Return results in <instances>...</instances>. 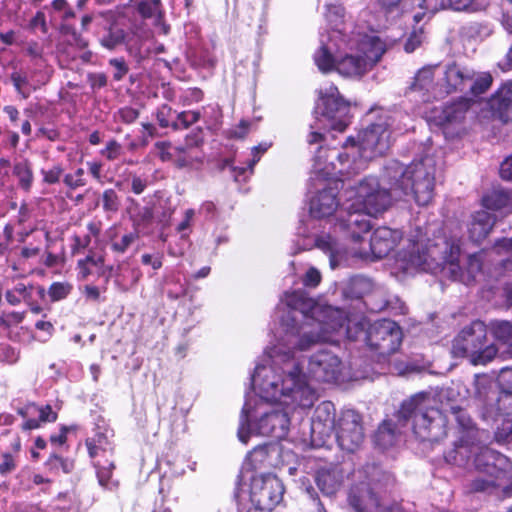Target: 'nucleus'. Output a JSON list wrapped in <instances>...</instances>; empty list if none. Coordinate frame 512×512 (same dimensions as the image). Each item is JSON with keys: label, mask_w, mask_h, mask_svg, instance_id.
<instances>
[{"label": "nucleus", "mask_w": 512, "mask_h": 512, "mask_svg": "<svg viewBox=\"0 0 512 512\" xmlns=\"http://www.w3.org/2000/svg\"><path fill=\"white\" fill-rule=\"evenodd\" d=\"M279 323L276 343L265 351L266 363L258 364L251 376L260 400L246 397L238 428V438L244 444L251 434L285 438L290 414L307 412L318 399L296 352L310 349L313 343L327 338L326 334L314 332L309 325L293 330Z\"/></svg>", "instance_id": "1"}, {"label": "nucleus", "mask_w": 512, "mask_h": 512, "mask_svg": "<svg viewBox=\"0 0 512 512\" xmlns=\"http://www.w3.org/2000/svg\"><path fill=\"white\" fill-rule=\"evenodd\" d=\"M461 246L462 239L457 233H447L436 225L416 227L410 234L407 248L398 253L397 262L407 273H441L465 285L512 271V238L496 241L490 251L469 254L464 265L459 261Z\"/></svg>", "instance_id": "2"}, {"label": "nucleus", "mask_w": 512, "mask_h": 512, "mask_svg": "<svg viewBox=\"0 0 512 512\" xmlns=\"http://www.w3.org/2000/svg\"><path fill=\"white\" fill-rule=\"evenodd\" d=\"M276 316L282 325L293 330L309 325L314 332L326 334L327 338L320 339L311 347L321 342L334 343L336 335L345 334L349 339L357 340L362 334L367 345L385 357L396 352L402 341L400 327L387 319L375 322L367 331L360 327L353 334L349 325L345 327L347 316L342 309L317 303L303 290L286 292L276 308Z\"/></svg>", "instance_id": "3"}, {"label": "nucleus", "mask_w": 512, "mask_h": 512, "mask_svg": "<svg viewBox=\"0 0 512 512\" xmlns=\"http://www.w3.org/2000/svg\"><path fill=\"white\" fill-rule=\"evenodd\" d=\"M345 201L339 210L332 233H322L315 238V246L329 256L331 269L342 266L348 258L349 251L342 243L351 238L354 242L361 240L363 233L371 228L369 216L383 212L390 205L394 193L380 184L378 179L369 176L355 186L344 189Z\"/></svg>", "instance_id": "4"}, {"label": "nucleus", "mask_w": 512, "mask_h": 512, "mask_svg": "<svg viewBox=\"0 0 512 512\" xmlns=\"http://www.w3.org/2000/svg\"><path fill=\"white\" fill-rule=\"evenodd\" d=\"M402 34L385 36L362 34L359 31L335 29L320 39L313 59L322 73L336 71L343 77L359 79L368 73Z\"/></svg>", "instance_id": "5"}, {"label": "nucleus", "mask_w": 512, "mask_h": 512, "mask_svg": "<svg viewBox=\"0 0 512 512\" xmlns=\"http://www.w3.org/2000/svg\"><path fill=\"white\" fill-rule=\"evenodd\" d=\"M392 123L391 115L382 111L376 121L359 132L356 140L348 138L341 152L329 150L326 157L336 158V162L332 161L329 165L322 166L318 161L315 165L316 173L324 176H352L364 170L368 161L385 154L390 148L394 133Z\"/></svg>", "instance_id": "6"}, {"label": "nucleus", "mask_w": 512, "mask_h": 512, "mask_svg": "<svg viewBox=\"0 0 512 512\" xmlns=\"http://www.w3.org/2000/svg\"><path fill=\"white\" fill-rule=\"evenodd\" d=\"M434 399L419 393L402 403L394 419L384 420L374 436L382 449L393 446L412 420L415 435L421 441L438 442L447 434V418L434 407Z\"/></svg>", "instance_id": "7"}, {"label": "nucleus", "mask_w": 512, "mask_h": 512, "mask_svg": "<svg viewBox=\"0 0 512 512\" xmlns=\"http://www.w3.org/2000/svg\"><path fill=\"white\" fill-rule=\"evenodd\" d=\"M436 161L432 156L414 160L405 168L396 160L385 167V178L395 199L413 196L420 206L428 205L434 196Z\"/></svg>", "instance_id": "8"}, {"label": "nucleus", "mask_w": 512, "mask_h": 512, "mask_svg": "<svg viewBox=\"0 0 512 512\" xmlns=\"http://www.w3.org/2000/svg\"><path fill=\"white\" fill-rule=\"evenodd\" d=\"M474 397L478 402L482 418L487 422H496L502 418L503 428L495 432L498 440H505L512 433V391L498 390L491 376L476 374L474 377Z\"/></svg>", "instance_id": "9"}, {"label": "nucleus", "mask_w": 512, "mask_h": 512, "mask_svg": "<svg viewBox=\"0 0 512 512\" xmlns=\"http://www.w3.org/2000/svg\"><path fill=\"white\" fill-rule=\"evenodd\" d=\"M320 101L315 108V120L310 125L311 131L307 138L310 145L323 140L322 130L343 132L350 123L349 104L334 84L320 90Z\"/></svg>", "instance_id": "10"}, {"label": "nucleus", "mask_w": 512, "mask_h": 512, "mask_svg": "<svg viewBox=\"0 0 512 512\" xmlns=\"http://www.w3.org/2000/svg\"><path fill=\"white\" fill-rule=\"evenodd\" d=\"M326 150L322 147L319 148L314 164L313 170L310 177L311 186L318 189L317 193L311 197L309 202L310 215L314 218H328L336 212L339 202L337 200L338 182H342V188L344 187L345 180L351 176H341L339 174H330L327 176L316 173L315 165L318 161L322 163V166H327L323 158H327Z\"/></svg>", "instance_id": "11"}, {"label": "nucleus", "mask_w": 512, "mask_h": 512, "mask_svg": "<svg viewBox=\"0 0 512 512\" xmlns=\"http://www.w3.org/2000/svg\"><path fill=\"white\" fill-rule=\"evenodd\" d=\"M487 343V326L475 320L465 326L455 337L452 353L455 357H468L473 365H486L498 353L494 344Z\"/></svg>", "instance_id": "12"}, {"label": "nucleus", "mask_w": 512, "mask_h": 512, "mask_svg": "<svg viewBox=\"0 0 512 512\" xmlns=\"http://www.w3.org/2000/svg\"><path fill=\"white\" fill-rule=\"evenodd\" d=\"M284 491V485L277 476L261 474L252 478L249 497L253 507L272 512L282 501Z\"/></svg>", "instance_id": "13"}, {"label": "nucleus", "mask_w": 512, "mask_h": 512, "mask_svg": "<svg viewBox=\"0 0 512 512\" xmlns=\"http://www.w3.org/2000/svg\"><path fill=\"white\" fill-rule=\"evenodd\" d=\"M334 431L339 446L348 452H354L364 440L361 416L354 410L342 412Z\"/></svg>", "instance_id": "14"}, {"label": "nucleus", "mask_w": 512, "mask_h": 512, "mask_svg": "<svg viewBox=\"0 0 512 512\" xmlns=\"http://www.w3.org/2000/svg\"><path fill=\"white\" fill-rule=\"evenodd\" d=\"M376 484L361 483L351 488L348 501L355 512H394L375 491Z\"/></svg>", "instance_id": "15"}, {"label": "nucleus", "mask_w": 512, "mask_h": 512, "mask_svg": "<svg viewBox=\"0 0 512 512\" xmlns=\"http://www.w3.org/2000/svg\"><path fill=\"white\" fill-rule=\"evenodd\" d=\"M340 372L341 360L329 350H319L308 359L307 374L316 381H336Z\"/></svg>", "instance_id": "16"}, {"label": "nucleus", "mask_w": 512, "mask_h": 512, "mask_svg": "<svg viewBox=\"0 0 512 512\" xmlns=\"http://www.w3.org/2000/svg\"><path fill=\"white\" fill-rule=\"evenodd\" d=\"M401 238V231L393 230L388 227H379L374 230L371 236L369 250L364 248L355 249L352 251V254L365 259L370 255L376 259H381L394 249Z\"/></svg>", "instance_id": "17"}, {"label": "nucleus", "mask_w": 512, "mask_h": 512, "mask_svg": "<svg viewBox=\"0 0 512 512\" xmlns=\"http://www.w3.org/2000/svg\"><path fill=\"white\" fill-rule=\"evenodd\" d=\"M472 103V99L461 97L457 101L445 105L434 116L436 124L441 126L445 133H449L450 129H456L455 134H460L462 129L457 127L465 120Z\"/></svg>", "instance_id": "18"}, {"label": "nucleus", "mask_w": 512, "mask_h": 512, "mask_svg": "<svg viewBox=\"0 0 512 512\" xmlns=\"http://www.w3.org/2000/svg\"><path fill=\"white\" fill-rule=\"evenodd\" d=\"M335 407L332 402L324 401L315 410L311 420V436L313 441L324 443L336 429Z\"/></svg>", "instance_id": "19"}, {"label": "nucleus", "mask_w": 512, "mask_h": 512, "mask_svg": "<svg viewBox=\"0 0 512 512\" xmlns=\"http://www.w3.org/2000/svg\"><path fill=\"white\" fill-rule=\"evenodd\" d=\"M439 70V65L425 66L417 72L414 78L410 89L413 92L420 93L424 102L442 97V86H438L434 82V76Z\"/></svg>", "instance_id": "20"}, {"label": "nucleus", "mask_w": 512, "mask_h": 512, "mask_svg": "<svg viewBox=\"0 0 512 512\" xmlns=\"http://www.w3.org/2000/svg\"><path fill=\"white\" fill-rule=\"evenodd\" d=\"M500 475H478L469 480L465 485L467 493H480L485 495H496L499 498H506L512 495V483L500 488Z\"/></svg>", "instance_id": "21"}, {"label": "nucleus", "mask_w": 512, "mask_h": 512, "mask_svg": "<svg viewBox=\"0 0 512 512\" xmlns=\"http://www.w3.org/2000/svg\"><path fill=\"white\" fill-rule=\"evenodd\" d=\"M112 437V430L98 426L93 436L86 439V447L93 461L97 459H112L114 453Z\"/></svg>", "instance_id": "22"}, {"label": "nucleus", "mask_w": 512, "mask_h": 512, "mask_svg": "<svg viewBox=\"0 0 512 512\" xmlns=\"http://www.w3.org/2000/svg\"><path fill=\"white\" fill-rule=\"evenodd\" d=\"M495 119L503 123L512 121V81L503 84L488 102Z\"/></svg>", "instance_id": "23"}, {"label": "nucleus", "mask_w": 512, "mask_h": 512, "mask_svg": "<svg viewBox=\"0 0 512 512\" xmlns=\"http://www.w3.org/2000/svg\"><path fill=\"white\" fill-rule=\"evenodd\" d=\"M443 74L442 95L468 89L469 83H472L471 77L474 76V71L457 64H451L446 67Z\"/></svg>", "instance_id": "24"}, {"label": "nucleus", "mask_w": 512, "mask_h": 512, "mask_svg": "<svg viewBox=\"0 0 512 512\" xmlns=\"http://www.w3.org/2000/svg\"><path fill=\"white\" fill-rule=\"evenodd\" d=\"M506 460L503 454L479 445L473 463L475 468L484 474L501 476Z\"/></svg>", "instance_id": "25"}, {"label": "nucleus", "mask_w": 512, "mask_h": 512, "mask_svg": "<svg viewBox=\"0 0 512 512\" xmlns=\"http://www.w3.org/2000/svg\"><path fill=\"white\" fill-rule=\"evenodd\" d=\"M496 222L493 214L486 210L474 212L467 225L469 240L480 245L491 233Z\"/></svg>", "instance_id": "26"}, {"label": "nucleus", "mask_w": 512, "mask_h": 512, "mask_svg": "<svg viewBox=\"0 0 512 512\" xmlns=\"http://www.w3.org/2000/svg\"><path fill=\"white\" fill-rule=\"evenodd\" d=\"M478 447L479 444L476 443V439H470L467 436L460 435L454 447L446 452L445 459L448 463L457 466H466L472 456L475 457Z\"/></svg>", "instance_id": "27"}, {"label": "nucleus", "mask_w": 512, "mask_h": 512, "mask_svg": "<svg viewBox=\"0 0 512 512\" xmlns=\"http://www.w3.org/2000/svg\"><path fill=\"white\" fill-rule=\"evenodd\" d=\"M46 290L40 285L25 284L23 282L17 283L12 289H9L5 293L6 301L12 305H19L21 302L26 304H32V300L35 296L40 299H44Z\"/></svg>", "instance_id": "28"}, {"label": "nucleus", "mask_w": 512, "mask_h": 512, "mask_svg": "<svg viewBox=\"0 0 512 512\" xmlns=\"http://www.w3.org/2000/svg\"><path fill=\"white\" fill-rule=\"evenodd\" d=\"M325 9V18L329 25L331 26V28L326 34L322 33L320 35V39L322 38V36H329L335 29L344 31V34H351V31H355L353 24L345 20V10L341 4H326Z\"/></svg>", "instance_id": "29"}, {"label": "nucleus", "mask_w": 512, "mask_h": 512, "mask_svg": "<svg viewBox=\"0 0 512 512\" xmlns=\"http://www.w3.org/2000/svg\"><path fill=\"white\" fill-rule=\"evenodd\" d=\"M482 205L487 210L498 211L501 214L512 212L510 194L503 189H493L482 197Z\"/></svg>", "instance_id": "30"}, {"label": "nucleus", "mask_w": 512, "mask_h": 512, "mask_svg": "<svg viewBox=\"0 0 512 512\" xmlns=\"http://www.w3.org/2000/svg\"><path fill=\"white\" fill-rule=\"evenodd\" d=\"M93 466L96 470L98 483L102 488L110 491L117 489L118 481L112 478L115 469L113 459H97L93 461Z\"/></svg>", "instance_id": "31"}, {"label": "nucleus", "mask_w": 512, "mask_h": 512, "mask_svg": "<svg viewBox=\"0 0 512 512\" xmlns=\"http://www.w3.org/2000/svg\"><path fill=\"white\" fill-rule=\"evenodd\" d=\"M316 484L325 495H333L339 489L341 479L335 471L321 469L316 474Z\"/></svg>", "instance_id": "32"}, {"label": "nucleus", "mask_w": 512, "mask_h": 512, "mask_svg": "<svg viewBox=\"0 0 512 512\" xmlns=\"http://www.w3.org/2000/svg\"><path fill=\"white\" fill-rule=\"evenodd\" d=\"M22 417L38 415L42 423H52L57 420V412L53 411L50 405L38 406L34 403L25 405L18 410Z\"/></svg>", "instance_id": "33"}, {"label": "nucleus", "mask_w": 512, "mask_h": 512, "mask_svg": "<svg viewBox=\"0 0 512 512\" xmlns=\"http://www.w3.org/2000/svg\"><path fill=\"white\" fill-rule=\"evenodd\" d=\"M373 288L372 281L364 276L352 277L344 289V294L350 298H362Z\"/></svg>", "instance_id": "34"}, {"label": "nucleus", "mask_w": 512, "mask_h": 512, "mask_svg": "<svg viewBox=\"0 0 512 512\" xmlns=\"http://www.w3.org/2000/svg\"><path fill=\"white\" fill-rule=\"evenodd\" d=\"M489 329L497 341L512 346V322L507 320H493L489 323Z\"/></svg>", "instance_id": "35"}, {"label": "nucleus", "mask_w": 512, "mask_h": 512, "mask_svg": "<svg viewBox=\"0 0 512 512\" xmlns=\"http://www.w3.org/2000/svg\"><path fill=\"white\" fill-rule=\"evenodd\" d=\"M451 413L455 416L459 427L462 429L461 435L467 436L470 439H477L478 431L474 427L470 416L458 406H451Z\"/></svg>", "instance_id": "36"}, {"label": "nucleus", "mask_w": 512, "mask_h": 512, "mask_svg": "<svg viewBox=\"0 0 512 512\" xmlns=\"http://www.w3.org/2000/svg\"><path fill=\"white\" fill-rule=\"evenodd\" d=\"M139 233L137 228L134 231L118 236L114 234L110 236L111 249L116 253H125L127 249L138 239Z\"/></svg>", "instance_id": "37"}, {"label": "nucleus", "mask_w": 512, "mask_h": 512, "mask_svg": "<svg viewBox=\"0 0 512 512\" xmlns=\"http://www.w3.org/2000/svg\"><path fill=\"white\" fill-rule=\"evenodd\" d=\"M125 40V32L123 29L118 28L116 26H111L106 34H104L101 39L100 43L103 47L113 50L118 45L122 44Z\"/></svg>", "instance_id": "38"}, {"label": "nucleus", "mask_w": 512, "mask_h": 512, "mask_svg": "<svg viewBox=\"0 0 512 512\" xmlns=\"http://www.w3.org/2000/svg\"><path fill=\"white\" fill-rule=\"evenodd\" d=\"M269 147L270 144L268 143H261L257 146H254L251 149L252 158L247 161L246 166L235 168V171L238 172L236 177L245 174L247 171L252 173L254 166L258 163L262 155L268 150Z\"/></svg>", "instance_id": "39"}, {"label": "nucleus", "mask_w": 512, "mask_h": 512, "mask_svg": "<svg viewBox=\"0 0 512 512\" xmlns=\"http://www.w3.org/2000/svg\"><path fill=\"white\" fill-rule=\"evenodd\" d=\"M471 82L469 83L468 90L475 96L480 95L486 92L492 84V77L489 73H480L476 75L474 72V76L471 77Z\"/></svg>", "instance_id": "40"}, {"label": "nucleus", "mask_w": 512, "mask_h": 512, "mask_svg": "<svg viewBox=\"0 0 512 512\" xmlns=\"http://www.w3.org/2000/svg\"><path fill=\"white\" fill-rule=\"evenodd\" d=\"M199 111H183L177 114V117L172 121L171 127L174 130L187 129L200 119Z\"/></svg>", "instance_id": "41"}, {"label": "nucleus", "mask_w": 512, "mask_h": 512, "mask_svg": "<svg viewBox=\"0 0 512 512\" xmlns=\"http://www.w3.org/2000/svg\"><path fill=\"white\" fill-rule=\"evenodd\" d=\"M73 286L68 282H54L50 285L47 294L52 302L61 301L71 293Z\"/></svg>", "instance_id": "42"}, {"label": "nucleus", "mask_w": 512, "mask_h": 512, "mask_svg": "<svg viewBox=\"0 0 512 512\" xmlns=\"http://www.w3.org/2000/svg\"><path fill=\"white\" fill-rule=\"evenodd\" d=\"M10 78L17 92L24 99L28 98L32 92V87L29 84L27 76L20 71H14Z\"/></svg>", "instance_id": "43"}, {"label": "nucleus", "mask_w": 512, "mask_h": 512, "mask_svg": "<svg viewBox=\"0 0 512 512\" xmlns=\"http://www.w3.org/2000/svg\"><path fill=\"white\" fill-rule=\"evenodd\" d=\"M14 174L17 176L21 187L28 190L33 181L32 171L28 163H17L14 166Z\"/></svg>", "instance_id": "44"}, {"label": "nucleus", "mask_w": 512, "mask_h": 512, "mask_svg": "<svg viewBox=\"0 0 512 512\" xmlns=\"http://www.w3.org/2000/svg\"><path fill=\"white\" fill-rule=\"evenodd\" d=\"M103 209L107 213H116L120 207L118 194L113 189H106L102 194Z\"/></svg>", "instance_id": "45"}, {"label": "nucleus", "mask_w": 512, "mask_h": 512, "mask_svg": "<svg viewBox=\"0 0 512 512\" xmlns=\"http://www.w3.org/2000/svg\"><path fill=\"white\" fill-rule=\"evenodd\" d=\"M138 10L144 18L156 17L160 21V0L143 1L139 4Z\"/></svg>", "instance_id": "46"}, {"label": "nucleus", "mask_w": 512, "mask_h": 512, "mask_svg": "<svg viewBox=\"0 0 512 512\" xmlns=\"http://www.w3.org/2000/svg\"><path fill=\"white\" fill-rule=\"evenodd\" d=\"M46 464L51 470L58 471L61 469L64 473H70L74 468L73 461L56 454L51 455Z\"/></svg>", "instance_id": "47"}, {"label": "nucleus", "mask_w": 512, "mask_h": 512, "mask_svg": "<svg viewBox=\"0 0 512 512\" xmlns=\"http://www.w3.org/2000/svg\"><path fill=\"white\" fill-rule=\"evenodd\" d=\"M84 175V169L78 168L74 173L66 174L63 178V182L68 188L77 189L86 185V179Z\"/></svg>", "instance_id": "48"}, {"label": "nucleus", "mask_w": 512, "mask_h": 512, "mask_svg": "<svg viewBox=\"0 0 512 512\" xmlns=\"http://www.w3.org/2000/svg\"><path fill=\"white\" fill-rule=\"evenodd\" d=\"M19 359V351L7 343L0 344V363L12 365Z\"/></svg>", "instance_id": "49"}, {"label": "nucleus", "mask_w": 512, "mask_h": 512, "mask_svg": "<svg viewBox=\"0 0 512 512\" xmlns=\"http://www.w3.org/2000/svg\"><path fill=\"white\" fill-rule=\"evenodd\" d=\"M18 464V456L12 452H4L1 456L0 474L5 476L13 472Z\"/></svg>", "instance_id": "50"}, {"label": "nucleus", "mask_w": 512, "mask_h": 512, "mask_svg": "<svg viewBox=\"0 0 512 512\" xmlns=\"http://www.w3.org/2000/svg\"><path fill=\"white\" fill-rule=\"evenodd\" d=\"M202 98L203 92L199 88H189L181 93L179 101L182 105L188 106L201 101Z\"/></svg>", "instance_id": "51"}, {"label": "nucleus", "mask_w": 512, "mask_h": 512, "mask_svg": "<svg viewBox=\"0 0 512 512\" xmlns=\"http://www.w3.org/2000/svg\"><path fill=\"white\" fill-rule=\"evenodd\" d=\"M26 312L10 311L2 313V322H4V329H9L13 326L20 324L25 318Z\"/></svg>", "instance_id": "52"}, {"label": "nucleus", "mask_w": 512, "mask_h": 512, "mask_svg": "<svg viewBox=\"0 0 512 512\" xmlns=\"http://www.w3.org/2000/svg\"><path fill=\"white\" fill-rule=\"evenodd\" d=\"M194 216L195 211L193 209H187L184 213V219L177 225L176 230L181 234L182 239L188 237V231L190 230Z\"/></svg>", "instance_id": "53"}, {"label": "nucleus", "mask_w": 512, "mask_h": 512, "mask_svg": "<svg viewBox=\"0 0 512 512\" xmlns=\"http://www.w3.org/2000/svg\"><path fill=\"white\" fill-rule=\"evenodd\" d=\"M110 66L114 68L113 78L120 81L128 72V66L123 58H113L109 60Z\"/></svg>", "instance_id": "54"}, {"label": "nucleus", "mask_w": 512, "mask_h": 512, "mask_svg": "<svg viewBox=\"0 0 512 512\" xmlns=\"http://www.w3.org/2000/svg\"><path fill=\"white\" fill-rule=\"evenodd\" d=\"M63 173V169L59 165H55L50 169H42L41 174L43 176V181L47 184H55L58 183L60 177Z\"/></svg>", "instance_id": "55"}, {"label": "nucleus", "mask_w": 512, "mask_h": 512, "mask_svg": "<svg viewBox=\"0 0 512 512\" xmlns=\"http://www.w3.org/2000/svg\"><path fill=\"white\" fill-rule=\"evenodd\" d=\"M173 110L168 105H162L157 110V120L161 127L167 128L171 127L172 121H170V118L172 117Z\"/></svg>", "instance_id": "56"}, {"label": "nucleus", "mask_w": 512, "mask_h": 512, "mask_svg": "<svg viewBox=\"0 0 512 512\" xmlns=\"http://www.w3.org/2000/svg\"><path fill=\"white\" fill-rule=\"evenodd\" d=\"M122 152V146L115 140H111L107 143L105 149L101 150V155L106 157L108 160L117 159Z\"/></svg>", "instance_id": "57"}, {"label": "nucleus", "mask_w": 512, "mask_h": 512, "mask_svg": "<svg viewBox=\"0 0 512 512\" xmlns=\"http://www.w3.org/2000/svg\"><path fill=\"white\" fill-rule=\"evenodd\" d=\"M498 390H511L512 391V368H502L498 376Z\"/></svg>", "instance_id": "58"}, {"label": "nucleus", "mask_w": 512, "mask_h": 512, "mask_svg": "<svg viewBox=\"0 0 512 512\" xmlns=\"http://www.w3.org/2000/svg\"><path fill=\"white\" fill-rule=\"evenodd\" d=\"M302 281L306 287L314 288L319 285V283L321 281V274H320L319 270H317L314 267H311L308 269V271L304 275Z\"/></svg>", "instance_id": "59"}, {"label": "nucleus", "mask_w": 512, "mask_h": 512, "mask_svg": "<svg viewBox=\"0 0 512 512\" xmlns=\"http://www.w3.org/2000/svg\"><path fill=\"white\" fill-rule=\"evenodd\" d=\"M37 330L44 333L43 336H39L37 339L41 342H46L54 332V326L49 321H37L35 324Z\"/></svg>", "instance_id": "60"}, {"label": "nucleus", "mask_w": 512, "mask_h": 512, "mask_svg": "<svg viewBox=\"0 0 512 512\" xmlns=\"http://www.w3.org/2000/svg\"><path fill=\"white\" fill-rule=\"evenodd\" d=\"M138 116V111L132 107H124L118 111L119 119L126 124L134 122Z\"/></svg>", "instance_id": "61"}, {"label": "nucleus", "mask_w": 512, "mask_h": 512, "mask_svg": "<svg viewBox=\"0 0 512 512\" xmlns=\"http://www.w3.org/2000/svg\"><path fill=\"white\" fill-rule=\"evenodd\" d=\"M422 42V33L421 32H413L410 37L407 39L404 49L406 52H413Z\"/></svg>", "instance_id": "62"}, {"label": "nucleus", "mask_w": 512, "mask_h": 512, "mask_svg": "<svg viewBox=\"0 0 512 512\" xmlns=\"http://www.w3.org/2000/svg\"><path fill=\"white\" fill-rule=\"evenodd\" d=\"M500 175L503 179L512 181V155L502 162Z\"/></svg>", "instance_id": "63"}, {"label": "nucleus", "mask_w": 512, "mask_h": 512, "mask_svg": "<svg viewBox=\"0 0 512 512\" xmlns=\"http://www.w3.org/2000/svg\"><path fill=\"white\" fill-rule=\"evenodd\" d=\"M156 148L159 151V156L162 161H168L172 159V154L170 152L171 144L168 142H157Z\"/></svg>", "instance_id": "64"}]
</instances>
